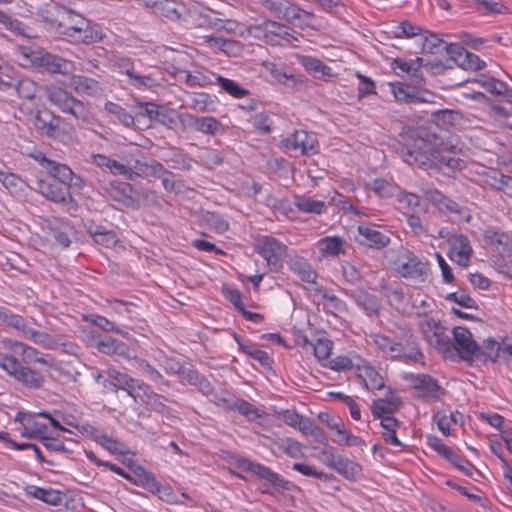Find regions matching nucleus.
Listing matches in <instances>:
<instances>
[{
	"label": "nucleus",
	"instance_id": "4d7b16f0",
	"mask_svg": "<svg viewBox=\"0 0 512 512\" xmlns=\"http://www.w3.org/2000/svg\"><path fill=\"white\" fill-rule=\"evenodd\" d=\"M221 129V123L214 117H199L196 130L204 134L215 135Z\"/></svg>",
	"mask_w": 512,
	"mask_h": 512
},
{
	"label": "nucleus",
	"instance_id": "1a4fd4ad",
	"mask_svg": "<svg viewBox=\"0 0 512 512\" xmlns=\"http://www.w3.org/2000/svg\"><path fill=\"white\" fill-rule=\"evenodd\" d=\"M107 374L112 381H104L103 385L112 391L119 389L127 391L128 395L131 396L135 401L137 400V391L144 389V383L137 379L130 377L129 375L122 373L114 368H109Z\"/></svg>",
	"mask_w": 512,
	"mask_h": 512
},
{
	"label": "nucleus",
	"instance_id": "774afa93",
	"mask_svg": "<svg viewBox=\"0 0 512 512\" xmlns=\"http://www.w3.org/2000/svg\"><path fill=\"white\" fill-rule=\"evenodd\" d=\"M143 174L146 176H151L155 178H160L165 175H170V172L166 170V168L159 162L152 161L149 164H145L143 168L140 169Z\"/></svg>",
	"mask_w": 512,
	"mask_h": 512
},
{
	"label": "nucleus",
	"instance_id": "0e129e2a",
	"mask_svg": "<svg viewBox=\"0 0 512 512\" xmlns=\"http://www.w3.org/2000/svg\"><path fill=\"white\" fill-rule=\"evenodd\" d=\"M265 9H267L272 15L277 18H282L283 13L286 9L288 0H258Z\"/></svg>",
	"mask_w": 512,
	"mask_h": 512
},
{
	"label": "nucleus",
	"instance_id": "0eeeda50",
	"mask_svg": "<svg viewBox=\"0 0 512 512\" xmlns=\"http://www.w3.org/2000/svg\"><path fill=\"white\" fill-rule=\"evenodd\" d=\"M420 326L422 333L430 346L441 352L450 351V338L446 334L445 328L439 322L433 318L425 317L420 322Z\"/></svg>",
	"mask_w": 512,
	"mask_h": 512
},
{
	"label": "nucleus",
	"instance_id": "a19ab883",
	"mask_svg": "<svg viewBox=\"0 0 512 512\" xmlns=\"http://www.w3.org/2000/svg\"><path fill=\"white\" fill-rule=\"evenodd\" d=\"M353 297L369 314L378 313L380 306L374 295H371L365 290L358 289L354 292Z\"/></svg>",
	"mask_w": 512,
	"mask_h": 512
},
{
	"label": "nucleus",
	"instance_id": "de8ad7c7",
	"mask_svg": "<svg viewBox=\"0 0 512 512\" xmlns=\"http://www.w3.org/2000/svg\"><path fill=\"white\" fill-rule=\"evenodd\" d=\"M0 182L10 193L21 192L25 187V181L12 172L0 171Z\"/></svg>",
	"mask_w": 512,
	"mask_h": 512
},
{
	"label": "nucleus",
	"instance_id": "e433bc0d",
	"mask_svg": "<svg viewBox=\"0 0 512 512\" xmlns=\"http://www.w3.org/2000/svg\"><path fill=\"white\" fill-rule=\"evenodd\" d=\"M70 86L79 93L94 95L100 91L99 84L96 80L85 76H73Z\"/></svg>",
	"mask_w": 512,
	"mask_h": 512
},
{
	"label": "nucleus",
	"instance_id": "c9c22d12",
	"mask_svg": "<svg viewBox=\"0 0 512 512\" xmlns=\"http://www.w3.org/2000/svg\"><path fill=\"white\" fill-rule=\"evenodd\" d=\"M25 491L27 495L42 500L47 504L57 505L61 502V496L59 491L51 489L46 490L33 485L27 486Z\"/></svg>",
	"mask_w": 512,
	"mask_h": 512
},
{
	"label": "nucleus",
	"instance_id": "680f3d73",
	"mask_svg": "<svg viewBox=\"0 0 512 512\" xmlns=\"http://www.w3.org/2000/svg\"><path fill=\"white\" fill-rule=\"evenodd\" d=\"M491 116L501 126L507 127L512 130V114L504 106H493L491 108Z\"/></svg>",
	"mask_w": 512,
	"mask_h": 512
},
{
	"label": "nucleus",
	"instance_id": "5701e85b",
	"mask_svg": "<svg viewBox=\"0 0 512 512\" xmlns=\"http://www.w3.org/2000/svg\"><path fill=\"white\" fill-rule=\"evenodd\" d=\"M283 30V24L273 20H267L262 24L253 25L249 28V32L266 43L273 44L275 37Z\"/></svg>",
	"mask_w": 512,
	"mask_h": 512
},
{
	"label": "nucleus",
	"instance_id": "7ed1b4c3",
	"mask_svg": "<svg viewBox=\"0 0 512 512\" xmlns=\"http://www.w3.org/2000/svg\"><path fill=\"white\" fill-rule=\"evenodd\" d=\"M0 367L27 388L39 389L44 383L41 373L23 366L11 355L0 353Z\"/></svg>",
	"mask_w": 512,
	"mask_h": 512
},
{
	"label": "nucleus",
	"instance_id": "2f4dec72",
	"mask_svg": "<svg viewBox=\"0 0 512 512\" xmlns=\"http://www.w3.org/2000/svg\"><path fill=\"white\" fill-rule=\"evenodd\" d=\"M484 238L486 243L499 253L504 254L510 251V237L506 233L498 232L489 227L484 231Z\"/></svg>",
	"mask_w": 512,
	"mask_h": 512
},
{
	"label": "nucleus",
	"instance_id": "a18cd8bd",
	"mask_svg": "<svg viewBox=\"0 0 512 512\" xmlns=\"http://www.w3.org/2000/svg\"><path fill=\"white\" fill-rule=\"evenodd\" d=\"M264 66L279 83L289 87H294L297 84L295 76L288 74L283 67L275 63H265Z\"/></svg>",
	"mask_w": 512,
	"mask_h": 512
},
{
	"label": "nucleus",
	"instance_id": "39448f33",
	"mask_svg": "<svg viewBox=\"0 0 512 512\" xmlns=\"http://www.w3.org/2000/svg\"><path fill=\"white\" fill-rule=\"evenodd\" d=\"M256 251L267 261L271 270H279L287 255V246L271 236H263L257 240Z\"/></svg>",
	"mask_w": 512,
	"mask_h": 512
},
{
	"label": "nucleus",
	"instance_id": "7c9ffc66",
	"mask_svg": "<svg viewBox=\"0 0 512 512\" xmlns=\"http://www.w3.org/2000/svg\"><path fill=\"white\" fill-rule=\"evenodd\" d=\"M97 348L100 352L107 355H119L126 358H130V350L127 345L120 342L110 336L104 337L97 344Z\"/></svg>",
	"mask_w": 512,
	"mask_h": 512
},
{
	"label": "nucleus",
	"instance_id": "4be33fe9",
	"mask_svg": "<svg viewBox=\"0 0 512 512\" xmlns=\"http://www.w3.org/2000/svg\"><path fill=\"white\" fill-rule=\"evenodd\" d=\"M360 235L359 243L370 248L381 249L387 246L390 242L388 235L376 230L375 228L362 226L358 227Z\"/></svg>",
	"mask_w": 512,
	"mask_h": 512
},
{
	"label": "nucleus",
	"instance_id": "3c124183",
	"mask_svg": "<svg viewBox=\"0 0 512 512\" xmlns=\"http://www.w3.org/2000/svg\"><path fill=\"white\" fill-rule=\"evenodd\" d=\"M292 468H293V470H295L305 476L314 477L317 479L324 480L326 482H329V481H332L335 479L333 474L324 473L323 471L318 470L316 467H314L312 465H308V464H304V463H294Z\"/></svg>",
	"mask_w": 512,
	"mask_h": 512
},
{
	"label": "nucleus",
	"instance_id": "aec40b11",
	"mask_svg": "<svg viewBox=\"0 0 512 512\" xmlns=\"http://www.w3.org/2000/svg\"><path fill=\"white\" fill-rule=\"evenodd\" d=\"M117 65L132 81L137 88H152L158 84V81L150 75H141L135 72L134 64L129 58L121 57L117 60Z\"/></svg>",
	"mask_w": 512,
	"mask_h": 512
},
{
	"label": "nucleus",
	"instance_id": "338daca9",
	"mask_svg": "<svg viewBox=\"0 0 512 512\" xmlns=\"http://www.w3.org/2000/svg\"><path fill=\"white\" fill-rule=\"evenodd\" d=\"M447 299L455 302L456 304L469 308V309H477L478 305L476 301L470 297L468 294L464 292H454L447 295Z\"/></svg>",
	"mask_w": 512,
	"mask_h": 512
},
{
	"label": "nucleus",
	"instance_id": "c85d7f7f",
	"mask_svg": "<svg viewBox=\"0 0 512 512\" xmlns=\"http://www.w3.org/2000/svg\"><path fill=\"white\" fill-rule=\"evenodd\" d=\"M314 18L313 13L307 12L296 5L287 4L286 9L283 13L282 19L293 23L303 28L304 26H310L311 20Z\"/></svg>",
	"mask_w": 512,
	"mask_h": 512
},
{
	"label": "nucleus",
	"instance_id": "412c9836",
	"mask_svg": "<svg viewBox=\"0 0 512 512\" xmlns=\"http://www.w3.org/2000/svg\"><path fill=\"white\" fill-rule=\"evenodd\" d=\"M359 366L356 370L358 376L363 381L366 389L368 390H380L384 387L383 377L364 359L358 360Z\"/></svg>",
	"mask_w": 512,
	"mask_h": 512
},
{
	"label": "nucleus",
	"instance_id": "423d86ee",
	"mask_svg": "<svg viewBox=\"0 0 512 512\" xmlns=\"http://www.w3.org/2000/svg\"><path fill=\"white\" fill-rule=\"evenodd\" d=\"M424 195L439 211L446 215H453L455 220L466 223L471 220L472 216L469 209L460 206L455 201L443 195L439 190L433 188L425 189Z\"/></svg>",
	"mask_w": 512,
	"mask_h": 512
},
{
	"label": "nucleus",
	"instance_id": "6ab92c4d",
	"mask_svg": "<svg viewBox=\"0 0 512 512\" xmlns=\"http://www.w3.org/2000/svg\"><path fill=\"white\" fill-rule=\"evenodd\" d=\"M424 66V59L417 57L413 60H404L396 58L392 62V68L398 75H408L415 84L423 82V74L421 68Z\"/></svg>",
	"mask_w": 512,
	"mask_h": 512
},
{
	"label": "nucleus",
	"instance_id": "09e8293b",
	"mask_svg": "<svg viewBox=\"0 0 512 512\" xmlns=\"http://www.w3.org/2000/svg\"><path fill=\"white\" fill-rule=\"evenodd\" d=\"M500 351L502 352V344L500 345L493 339H488L484 341L483 346L479 345V352H477L475 358H484L491 361H495L499 356Z\"/></svg>",
	"mask_w": 512,
	"mask_h": 512
},
{
	"label": "nucleus",
	"instance_id": "b1692460",
	"mask_svg": "<svg viewBox=\"0 0 512 512\" xmlns=\"http://www.w3.org/2000/svg\"><path fill=\"white\" fill-rule=\"evenodd\" d=\"M136 395L137 399H140L141 402L151 407L154 411L166 416L171 415V409L165 404L166 399L150 391L147 385L144 384V389L138 390Z\"/></svg>",
	"mask_w": 512,
	"mask_h": 512
},
{
	"label": "nucleus",
	"instance_id": "a878e982",
	"mask_svg": "<svg viewBox=\"0 0 512 512\" xmlns=\"http://www.w3.org/2000/svg\"><path fill=\"white\" fill-rule=\"evenodd\" d=\"M483 182L490 188L501 191L507 196L512 197V177L504 175L497 170H491L484 174Z\"/></svg>",
	"mask_w": 512,
	"mask_h": 512
},
{
	"label": "nucleus",
	"instance_id": "dca6fc26",
	"mask_svg": "<svg viewBox=\"0 0 512 512\" xmlns=\"http://www.w3.org/2000/svg\"><path fill=\"white\" fill-rule=\"evenodd\" d=\"M395 357L420 362L423 358L415 338L409 330L403 331L402 335L395 339Z\"/></svg>",
	"mask_w": 512,
	"mask_h": 512
},
{
	"label": "nucleus",
	"instance_id": "ea45409f",
	"mask_svg": "<svg viewBox=\"0 0 512 512\" xmlns=\"http://www.w3.org/2000/svg\"><path fill=\"white\" fill-rule=\"evenodd\" d=\"M36 67L50 74L62 73V59L43 50Z\"/></svg>",
	"mask_w": 512,
	"mask_h": 512
},
{
	"label": "nucleus",
	"instance_id": "bb28decb",
	"mask_svg": "<svg viewBox=\"0 0 512 512\" xmlns=\"http://www.w3.org/2000/svg\"><path fill=\"white\" fill-rule=\"evenodd\" d=\"M42 20L51 29H60L64 19V7L57 3H47L39 10Z\"/></svg>",
	"mask_w": 512,
	"mask_h": 512
},
{
	"label": "nucleus",
	"instance_id": "393cba45",
	"mask_svg": "<svg viewBox=\"0 0 512 512\" xmlns=\"http://www.w3.org/2000/svg\"><path fill=\"white\" fill-rule=\"evenodd\" d=\"M288 265L291 271L298 275V277L306 283H314L317 278L316 271L308 263V261L299 255H291L288 260Z\"/></svg>",
	"mask_w": 512,
	"mask_h": 512
},
{
	"label": "nucleus",
	"instance_id": "6e6d98bb",
	"mask_svg": "<svg viewBox=\"0 0 512 512\" xmlns=\"http://www.w3.org/2000/svg\"><path fill=\"white\" fill-rule=\"evenodd\" d=\"M228 407L237 410L240 414L246 416L248 419L254 420L261 416L259 410L256 407L242 399L233 400V402L229 404Z\"/></svg>",
	"mask_w": 512,
	"mask_h": 512
},
{
	"label": "nucleus",
	"instance_id": "864d4df0",
	"mask_svg": "<svg viewBox=\"0 0 512 512\" xmlns=\"http://www.w3.org/2000/svg\"><path fill=\"white\" fill-rule=\"evenodd\" d=\"M142 109L140 115L148 117L151 121L166 123L167 113L160 109L159 106L152 103H139Z\"/></svg>",
	"mask_w": 512,
	"mask_h": 512
},
{
	"label": "nucleus",
	"instance_id": "69168bd1",
	"mask_svg": "<svg viewBox=\"0 0 512 512\" xmlns=\"http://www.w3.org/2000/svg\"><path fill=\"white\" fill-rule=\"evenodd\" d=\"M428 445L433 448L436 452H438L441 456L446 458L447 460H452L453 455L455 454L448 446H446L441 439L436 436H428L427 437Z\"/></svg>",
	"mask_w": 512,
	"mask_h": 512
},
{
	"label": "nucleus",
	"instance_id": "58836bf2",
	"mask_svg": "<svg viewBox=\"0 0 512 512\" xmlns=\"http://www.w3.org/2000/svg\"><path fill=\"white\" fill-rule=\"evenodd\" d=\"M235 339L239 344L241 350L249 355L254 360L258 361L264 367H270L273 363L272 358L267 352L258 349L254 344H243L239 338L235 335Z\"/></svg>",
	"mask_w": 512,
	"mask_h": 512
},
{
	"label": "nucleus",
	"instance_id": "79ce46f5",
	"mask_svg": "<svg viewBox=\"0 0 512 512\" xmlns=\"http://www.w3.org/2000/svg\"><path fill=\"white\" fill-rule=\"evenodd\" d=\"M391 91L398 102L414 104L416 103L415 89L404 83L398 82L391 84Z\"/></svg>",
	"mask_w": 512,
	"mask_h": 512
},
{
	"label": "nucleus",
	"instance_id": "052dcab7",
	"mask_svg": "<svg viewBox=\"0 0 512 512\" xmlns=\"http://www.w3.org/2000/svg\"><path fill=\"white\" fill-rule=\"evenodd\" d=\"M114 175H123L129 180H134L139 173L134 172L132 168L114 159H110V163L107 168Z\"/></svg>",
	"mask_w": 512,
	"mask_h": 512
},
{
	"label": "nucleus",
	"instance_id": "5fc2aeb1",
	"mask_svg": "<svg viewBox=\"0 0 512 512\" xmlns=\"http://www.w3.org/2000/svg\"><path fill=\"white\" fill-rule=\"evenodd\" d=\"M15 88L19 97L31 100L35 97L36 94V83L30 79H15Z\"/></svg>",
	"mask_w": 512,
	"mask_h": 512
},
{
	"label": "nucleus",
	"instance_id": "4468645a",
	"mask_svg": "<svg viewBox=\"0 0 512 512\" xmlns=\"http://www.w3.org/2000/svg\"><path fill=\"white\" fill-rule=\"evenodd\" d=\"M450 258L462 267H467L471 256L472 247L468 238L462 234L452 235L448 239Z\"/></svg>",
	"mask_w": 512,
	"mask_h": 512
},
{
	"label": "nucleus",
	"instance_id": "37998d69",
	"mask_svg": "<svg viewBox=\"0 0 512 512\" xmlns=\"http://www.w3.org/2000/svg\"><path fill=\"white\" fill-rule=\"evenodd\" d=\"M478 82L481 83V85L493 95L506 96L510 93L508 86L504 82L493 77H486L481 75L478 79Z\"/></svg>",
	"mask_w": 512,
	"mask_h": 512
},
{
	"label": "nucleus",
	"instance_id": "4c0bfd02",
	"mask_svg": "<svg viewBox=\"0 0 512 512\" xmlns=\"http://www.w3.org/2000/svg\"><path fill=\"white\" fill-rule=\"evenodd\" d=\"M295 207L305 213L321 214L325 211L324 201L314 200L309 197L296 196L294 200Z\"/></svg>",
	"mask_w": 512,
	"mask_h": 512
},
{
	"label": "nucleus",
	"instance_id": "f257e3e1",
	"mask_svg": "<svg viewBox=\"0 0 512 512\" xmlns=\"http://www.w3.org/2000/svg\"><path fill=\"white\" fill-rule=\"evenodd\" d=\"M405 143L400 150L402 159L409 165L432 172H450L460 170L463 160L456 158L447 144L435 133L425 128L408 131L403 136Z\"/></svg>",
	"mask_w": 512,
	"mask_h": 512
},
{
	"label": "nucleus",
	"instance_id": "8fccbe9b",
	"mask_svg": "<svg viewBox=\"0 0 512 512\" xmlns=\"http://www.w3.org/2000/svg\"><path fill=\"white\" fill-rule=\"evenodd\" d=\"M216 82L225 92L235 98H243L249 93L248 90L244 89L237 82L231 79L217 76Z\"/></svg>",
	"mask_w": 512,
	"mask_h": 512
},
{
	"label": "nucleus",
	"instance_id": "e2e57ef3",
	"mask_svg": "<svg viewBox=\"0 0 512 512\" xmlns=\"http://www.w3.org/2000/svg\"><path fill=\"white\" fill-rule=\"evenodd\" d=\"M333 342L327 338H319L313 344L314 355L318 360H326L331 355Z\"/></svg>",
	"mask_w": 512,
	"mask_h": 512
},
{
	"label": "nucleus",
	"instance_id": "f3484780",
	"mask_svg": "<svg viewBox=\"0 0 512 512\" xmlns=\"http://www.w3.org/2000/svg\"><path fill=\"white\" fill-rule=\"evenodd\" d=\"M412 385L418 395L427 400L436 401L444 394L442 387L429 375L418 374L413 376Z\"/></svg>",
	"mask_w": 512,
	"mask_h": 512
},
{
	"label": "nucleus",
	"instance_id": "13d9d810",
	"mask_svg": "<svg viewBox=\"0 0 512 512\" xmlns=\"http://www.w3.org/2000/svg\"><path fill=\"white\" fill-rule=\"evenodd\" d=\"M105 110L117 117V119L124 124L126 127H130L134 124V117L126 112L122 107L113 102L105 104Z\"/></svg>",
	"mask_w": 512,
	"mask_h": 512
},
{
	"label": "nucleus",
	"instance_id": "20e7f679",
	"mask_svg": "<svg viewBox=\"0 0 512 512\" xmlns=\"http://www.w3.org/2000/svg\"><path fill=\"white\" fill-rule=\"evenodd\" d=\"M66 37L87 44L101 40L102 34L92 29L84 16L66 7Z\"/></svg>",
	"mask_w": 512,
	"mask_h": 512
},
{
	"label": "nucleus",
	"instance_id": "f704fd0d",
	"mask_svg": "<svg viewBox=\"0 0 512 512\" xmlns=\"http://www.w3.org/2000/svg\"><path fill=\"white\" fill-rule=\"evenodd\" d=\"M300 63L315 78L321 79L331 74V69L315 57L303 56Z\"/></svg>",
	"mask_w": 512,
	"mask_h": 512
},
{
	"label": "nucleus",
	"instance_id": "bf43d9fd",
	"mask_svg": "<svg viewBox=\"0 0 512 512\" xmlns=\"http://www.w3.org/2000/svg\"><path fill=\"white\" fill-rule=\"evenodd\" d=\"M361 357L359 356H353V357H346V356H339L330 361L329 367L335 371H341L346 369H356L357 366H359L358 360H360Z\"/></svg>",
	"mask_w": 512,
	"mask_h": 512
},
{
	"label": "nucleus",
	"instance_id": "49530a36",
	"mask_svg": "<svg viewBox=\"0 0 512 512\" xmlns=\"http://www.w3.org/2000/svg\"><path fill=\"white\" fill-rule=\"evenodd\" d=\"M366 188L372 190L382 198H389L393 196L395 191V186L383 178H376L366 183Z\"/></svg>",
	"mask_w": 512,
	"mask_h": 512
},
{
	"label": "nucleus",
	"instance_id": "f03ea898",
	"mask_svg": "<svg viewBox=\"0 0 512 512\" xmlns=\"http://www.w3.org/2000/svg\"><path fill=\"white\" fill-rule=\"evenodd\" d=\"M390 267L401 277L416 284L425 283L429 275V263L419 259L409 249L399 246L384 254Z\"/></svg>",
	"mask_w": 512,
	"mask_h": 512
},
{
	"label": "nucleus",
	"instance_id": "ddd939ff",
	"mask_svg": "<svg viewBox=\"0 0 512 512\" xmlns=\"http://www.w3.org/2000/svg\"><path fill=\"white\" fill-rule=\"evenodd\" d=\"M445 49L450 58L465 70H480L485 66V62L477 55L467 51L458 44H449Z\"/></svg>",
	"mask_w": 512,
	"mask_h": 512
},
{
	"label": "nucleus",
	"instance_id": "2eb2a0df",
	"mask_svg": "<svg viewBox=\"0 0 512 512\" xmlns=\"http://www.w3.org/2000/svg\"><path fill=\"white\" fill-rule=\"evenodd\" d=\"M316 143L315 136L305 130H297L283 141L287 150L299 152L302 155L315 153Z\"/></svg>",
	"mask_w": 512,
	"mask_h": 512
},
{
	"label": "nucleus",
	"instance_id": "72a5a7b5",
	"mask_svg": "<svg viewBox=\"0 0 512 512\" xmlns=\"http://www.w3.org/2000/svg\"><path fill=\"white\" fill-rule=\"evenodd\" d=\"M346 241L342 237H325L319 241L320 251L324 257H336L344 253Z\"/></svg>",
	"mask_w": 512,
	"mask_h": 512
},
{
	"label": "nucleus",
	"instance_id": "473e14b6",
	"mask_svg": "<svg viewBox=\"0 0 512 512\" xmlns=\"http://www.w3.org/2000/svg\"><path fill=\"white\" fill-rule=\"evenodd\" d=\"M333 470L352 481L358 479L362 472V468L358 463L342 455L340 458H337V463Z\"/></svg>",
	"mask_w": 512,
	"mask_h": 512
},
{
	"label": "nucleus",
	"instance_id": "9d476101",
	"mask_svg": "<svg viewBox=\"0 0 512 512\" xmlns=\"http://www.w3.org/2000/svg\"><path fill=\"white\" fill-rule=\"evenodd\" d=\"M76 425L79 428V432L83 436H90L95 442L100 444L104 449H106L110 453L116 455H126L129 453V450L124 443L110 437L109 435L102 431H99L95 427L91 425Z\"/></svg>",
	"mask_w": 512,
	"mask_h": 512
},
{
	"label": "nucleus",
	"instance_id": "9b49d317",
	"mask_svg": "<svg viewBox=\"0 0 512 512\" xmlns=\"http://www.w3.org/2000/svg\"><path fill=\"white\" fill-rule=\"evenodd\" d=\"M453 346L463 360H472L479 352V345L473 339L471 332L465 327L453 330ZM452 346V343H451Z\"/></svg>",
	"mask_w": 512,
	"mask_h": 512
},
{
	"label": "nucleus",
	"instance_id": "603ef678",
	"mask_svg": "<svg viewBox=\"0 0 512 512\" xmlns=\"http://www.w3.org/2000/svg\"><path fill=\"white\" fill-rule=\"evenodd\" d=\"M13 348L15 352H18V349H20V355L23 362L26 364L45 362V360L39 356L40 353L36 349L24 343L15 342Z\"/></svg>",
	"mask_w": 512,
	"mask_h": 512
},
{
	"label": "nucleus",
	"instance_id": "c756f323",
	"mask_svg": "<svg viewBox=\"0 0 512 512\" xmlns=\"http://www.w3.org/2000/svg\"><path fill=\"white\" fill-rule=\"evenodd\" d=\"M42 51L33 46H18L15 50L16 61L22 67H36Z\"/></svg>",
	"mask_w": 512,
	"mask_h": 512
},
{
	"label": "nucleus",
	"instance_id": "a211bd4d",
	"mask_svg": "<svg viewBox=\"0 0 512 512\" xmlns=\"http://www.w3.org/2000/svg\"><path fill=\"white\" fill-rule=\"evenodd\" d=\"M59 172L49 174L46 179L38 181V191L47 199L60 203L64 201L63 180L58 177Z\"/></svg>",
	"mask_w": 512,
	"mask_h": 512
},
{
	"label": "nucleus",
	"instance_id": "f8f14e48",
	"mask_svg": "<svg viewBox=\"0 0 512 512\" xmlns=\"http://www.w3.org/2000/svg\"><path fill=\"white\" fill-rule=\"evenodd\" d=\"M139 2L147 7H151L155 14L163 16L171 21L181 20L187 13L186 6L176 0H157L153 2L139 0Z\"/></svg>",
	"mask_w": 512,
	"mask_h": 512
},
{
	"label": "nucleus",
	"instance_id": "6e6552de",
	"mask_svg": "<svg viewBox=\"0 0 512 512\" xmlns=\"http://www.w3.org/2000/svg\"><path fill=\"white\" fill-rule=\"evenodd\" d=\"M236 465L239 469L265 479L274 486H279L283 489L290 488L291 483L289 481L283 479L278 473L272 471L269 467L264 466L261 463L241 458L237 460Z\"/></svg>",
	"mask_w": 512,
	"mask_h": 512
},
{
	"label": "nucleus",
	"instance_id": "cd10ccee",
	"mask_svg": "<svg viewBox=\"0 0 512 512\" xmlns=\"http://www.w3.org/2000/svg\"><path fill=\"white\" fill-rule=\"evenodd\" d=\"M382 294L388 299L390 305L401 313H408L410 310V299L400 289L393 288L386 284L381 285Z\"/></svg>",
	"mask_w": 512,
	"mask_h": 512
},
{
	"label": "nucleus",
	"instance_id": "c03bdc74",
	"mask_svg": "<svg viewBox=\"0 0 512 512\" xmlns=\"http://www.w3.org/2000/svg\"><path fill=\"white\" fill-rule=\"evenodd\" d=\"M400 401L398 399L384 400L379 399L373 403L372 413L375 418L384 417L393 414L399 409Z\"/></svg>",
	"mask_w": 512,
	"mask_h": 512
}]
</instances>
